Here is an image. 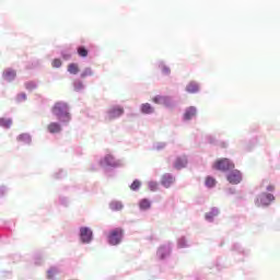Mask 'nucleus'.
Masks as SVG:
<instances>
[{
	"mask_svg": "<svg viewBox=\"0 0 280 280\" xmlns=\"http://www.w3.org/2000/svg\"><path fill=\"white\" fill-rule=\"evenodd\" d=\"M217 172L226 173L225 178L230 185H240L243 180V174L240 170H235V164L231 159H217L212 165Z\"/></svg>",
	"mask_w": 280,
	"mask_h": 280,
	"instance_id": "nucleus-1",
	"label": "nucleus"
},
{
	"mask_svg": "<svg viewBox=\"0 0 280 280\" xmlns=\"http://www.w3.org/2000/svg\"><path fill=\"white\" fill-rule=\"evenodd\" d=\"M50 113L54 117H56V119H58L62 132L63 126H69L72 119L68 102H65L63 100L55 102L50 108Z\"/></svg>",
	"mask_w": 280,
	"mask_h": 280,
	"instance_id": "nucleus-2",
	"label": "nucleus"
},
{
	"mask_svg": "<svg viewBox=\"0 0 280 280\" xmlns=\"http://www.w3.org/2000/svg\"><path fill=\"white\" fill-rule=\"evenodd\" d=\"M78 240L82 245H90L94 241V230L90 225H80Z\"/></svg>",
	"mask_w": 280,
	"mask_h": 280,
	"instance_id": "nucleus-3",
	"label": "nucleus"
},
{
	"mask_svg": "<svg viewBox=\"0 0 280 280\" xmlns=\"http://www.w3.org/2000/svg\"><path fill=\"white\" fill-rule=\"evenodd\" d=\"M276 196L275 194H268V189L258 194L255 198L256 207H262V209H267V207H271L272 202H275Z\"/></svg>",
	"mask_w": 280,
	"mask_h": 280,
	"instance_id": "nucleus-4",
	"label": "nucleus"
},
{
	"mask_svg": "<svg viewBox=\"0 0 280 280\" xmlns=\"http://www.w3.org/2000/svg\"><path fill=\"white\" fill-rule=\"evenodd\" d=\"M124 228H113L107 234V243L108 245H120L124 241Z\"/></svg>",
	"mask_w": 280,
	"mask_h": 280,
	"instance_id": "nucleus-5",
	"label": "nucleus"
},
{
	"mask_svg": "<svg viewBox=\"0 0 280 280\" xmlns=\"http://www.w3.org/2000/svg\"><path fill=\"white\" fill-rule=\"evenodd\" d=\"M13 231V221H2L0 223V238L7 243L9 236H11Z\"/></svg>",
	"mask_w": 280,
	"mask_h": 280,
	"instance_id": "nucleus-6",
	"label": "nucleus"
},
{
	"mask_svg": "<svg viewBox=\"0 0 280 280\" xmlns=\"http://www.w3.org/2000/svg\"><path fill=\"white\" fill-rule=\"evenodd\" d=\"M125 114V108L120 104H115L114 106H110V108L106 112V119L113 120L118 119Z\"/></svg>",
	"mask_w": 280,
	"mask_h": 280,
	"instance_id": "nucleus-7",
	"label": "nucleus"
},
{
	"mask_svg": "<svg viewBox=\"0 0 280 280\" xmlns=\"http://www.w3.org/2000/svg\"><path fill=\"white\" fill-rule=\"evenodd\" d=\"M100 165L101 167H103V170L108 171L110 167H119L120 163L119 161H116L115 156H113L112 154H106L104 159H101Z\"/></svg>",
	"mask_w": 280,
	"mask_h": 280,
	"instance_id": "nucleus-8",
	"label": "nucleus"
},
{
	"mask_svg": "<svg viewBox=\"0 0 280 280\" xmlns=\"http://www.w3.org/2000/svg\"><path fill=\"white\" fill-rule=\"evenodd\" d=\"M171 254H172L171 243H164L163 245H160L156 252V256L160 260H165L171 256Z\"/></svg>",
	"mask_w": 280,
	"mask_h": 280,
	"instance_id": "nucleus-9",
	"label": "nucleus"
},
{
	"mask_svg": "<svg viewBox=\"0 0 280 280\" xmlns=\"http://www.w3.org/2000/svg\"><path fill=\"white\" fill-rule=\"evenodd\" d=\"M16 75H18L16 69H13V67H7L2 71L1 78L2 80H4V82H14V80H16Z\"/></svg>",
	"mask_w": 280,
	"mask_h": 280,
	"instance_id": "nucleus-10",
	"label": "nucleus"
},
{
	"mask_svg": "<svg viewBox=\"0 0 280 280\" xmlns=\"http://www.w3.org/2000/svg\"><path fill=\"white\" fill-rule=\"evenodd\" d=\"M154 66L160 70L162 75L170 77L172 75V69L170 65H167L164 59H158V61L154 62Z\"/></svg>",
	"mask_w": 280,
	"mask_h": 280,
	"instance_id": "nucleus-11",
	"label": "nucleus"
},
{
	"mask_svg": "<svg viewBox=\"0 0 280 280\" xmlns=\"http://www.w3.org/2000/svg\"><path fill=\"white\" fill-rule=\"evenodd\" d=\"M231 250L238 254L242 258H238V260H244L246 256H249L250 249H246L243 247L241 243H233Z\"/></svg>",
	"mask_w": 280,
	"mask_h": 280,
	"instance_id": "nucleus-12",
	"label": "nucleus"
},
{
	"mask_svg": "<svg viewBox=\"0 0 280 280\" xmlns=\"http://www.w3.org/2000/svg\"><path fill=\"white\" fill-rule=\"evenodd\" d=\"M198 115V108L197 106H187L184 109V114H183V121H191V119H194V117H196Z\"/></svg>",
	"mask_w": 280,
	"mask_h": 280,
	"instance_id": "nucleus-13",
	"label": "nucleus"
},
{
	"mask_svg": "<svg viewBox=\"0 0 280 280\" xmlns=\"http://www.w3.org/2000/svg\"><path fill=\"white\" fill-rule=\"evenodd\" d=\"M47 131L50 135H59L62 132L61 124L59 122V119L57 121H50L47 126Z\"/></svg>",
	"mask_w": 280,
	"mask_h": 280,
	"instance_id": "nucleus-14",
	"label": "nucleus"
},
{
	"mask_svg": "<svg viewBox=\"0 0 280 280\" xmlns=\"http://www.w3.org/2000/svg\"><path fill=\"white\" fill-rule=\"evenodd\" d=\"M175 180H176V178H174L173 174H163V176L161 178V185L165 189H170V187H172V185H174Z\"/></svg>",
	"mask_w": 280,
	"mask_h": 280,
	"instance_id": "nucleus-15",
	"label": "nucleus"
},
{
	"mask_svg": "<svg viewBox=\"0 0 280 280\" xmlns=\"http://www.w3.org/2000/svg\"><path fill=\"white\" fill-rule=\"evenodd\" d=\"M108 207L110 211H114V213H118V211H124L125 203L120 200H112L109 201Z\"/></svg>",
	"mask_w": 280,
	"mask_h": 280,
	"instance_id": "nucleus-16",
	"label": "nucleus"
},
{
	"mask_svg": "<svg viewBox=\"0 0 280 280\" xmlns=\"http://www.w3.org/2000/svg\"><path fill=\"white\" fill-rule=\"evenodd\" d=\"M58 273H60L59 267H57L56 265H52L47 269L46 278L47 280H57Z\"/></svg>",
	"mask_w": 280,
	"mask_h": 280,
	"instance_id": "nucleus-17",
	"label": "nucleus"
},
{
	"mask_svg": "<svg viewBox=\"0 0 280 280\" xmlns=\"http://www.w3.org/2000/svg\"><path fill=\"white\" fill-rule=\"evenodd\" d=\"M138 209L140 211H150V209H152V200L149 198H142L138 201Z\"/></svg>",
	"mask_w": 280,
	"mask_h": 280,
	"instance_id": "nucleus-18",
	"label": "nucleus"
},
{
	"mask_svg": "<svg viewBox=\"0 0 280 280\" xmlns=\"http://www.w3.org/2000/svg\"><path fill=\"white\" fill-rule=\"evenodd\" d=\"M178 102L174 100L173 95H163V105L166 108H176Z\"/></svg>",
	"mask_w": 280,
	"mask_h": 280,
	"instance_id": "nucleus-19",
	"label": "nucleus"
},
{
	"mask_svg": "<svg viewBox=\"0 0 280 280\" xmlns=\"http://www.w3.org/2000/svg\"><path fill=\"white\" fill-rule=\"evenodd\" d=\"M185 91L187 93H199L200 92V84L196 82V80H191L186 84Z\"/></svg>",
	"mask_w": 280,
	"mask_h": 280,
	"instance_id": "nucleus-20",
	"label": "nucleus"
},
{
	"mask_svg": "<svg viewBox=\"0 0 280 280\" xmlns=\"http://www.w3.org/2000/svg\"><path fill=\"white\" fill-rule=\"evenodd\" d=\"M154 110L155 108L152 106V104H150V102L140 104V113H142V115H152Z\"/></svg>",
	"mask_w": 280,
	"mask_h": 280,
	"instance_id": "nucleus-21",
	"label": "nucleus"
},
{
	"mask_svg": "<svg viewBox=\"0 0 280 280\" xmlns=\"http://www.w3.org/2000/svg\"><path fill=\"white\" fill-rule=\"evenodd\" d=\"M220 213V210L218 208V206H212V208H210L209 212L205 213V219L207 221H213L214 218H218Z\"/></svg>",
	"mask_w": 280,
	"mask_h": 280,
	"instance_id": "nucleus-22",
	"label": "nucleus"
},
{
	"mask_svg": "<svg viewBox=\"0 0 280 280\" xmlns=\"http://www.w3.org/2000/svg\"><path fill=\"white\" fill-rule=\"evenodd\" d=\"M18 141H21L22 143H25L26 145H31L33 142V137L30 135V132H22L21 135H18Z\"/></svg>",
	"mask_w": 280,
	"mask_h": 280,
	"instance_id": "nucleus-23",
	"label": "nucleus"
},
{
	"mask_svg": "<svg viewBox=\"0 0 280 280\" xmlns=\"http://www.w3.org/2000/svg\"><path fill=\"white\" fill-rule=\"evenodd\" d=\"M217 185H218V180L217 178H214V176H206L205 187H207V189H214Z\"/></svg>",
	"mask_w": 280,
	"mask_h": 280,
	"instance_id": "nucleus-24",
	"label": "nucleus"
},
{
	"mask_svg": "<svg viewBox=\"0 0 280 280\" xmlns=\"http://www.w3.org/2000/svg\"><path fill=\"white\" fill-rule=\"evenodd\" d=\"M13 124L12 117H0V128L9 130Z\"/></svg>",
	"mask_w": 280,
	"mask_h": 280,
	"instance_id": "nucleus-25",
	"label": "nucleus"
},
{
	"mask_svg": "<svg viewBox=\"0 0 280 280\" xmlns=\"http://www.w3.org/2000/svg\"><path fill=\"white\" fill-rule=\"evenodd\" d=\"M86 85L84 84L83 80H81L80 78H75V80H73V89L78 93H80L81 91H84Z\"/></svg>",
	"mask_w": 280,
	"mask_h": 280,
	"instance_id": "nucleus-26",
	"label": "nucleus"
},
{
	"mask_svg": "<svg viewBox=\"0 0 280 280\" xmlns=\"http://www.w3.org/2000/svg\"><path fill=\"white\" fill-rule=\"evenodd\" d=\"M187 159H183L182 156H177L175 163H174V167L175 170H183L184 167H187Z\"/></svg>",
	"mask_w": 280,
	"mask_h": 280,
	"instance_id": "nucleus-27",
	"label": "nucleus"
},
{
	"mask_svg": "<svg viewBox=\"0 0 280 280\" xmlns=\"http://www.w3.org/2000/svg\"><path fill=\"white\" fill-rule=\"evenodd\" d=\"M45 252H35L33 259H34V264L35 265H43L44 260H45Z\"/></svg>",
	"mask_w": 280,
	"mask_h": 280,
	"instance_id": "nucleus-28",
	"label": "nucleus"
},
{
	"mask_svg": "<svg viewBox=\"0 0 280 280\" xmlns=\"http://www.w3.org/2000/svg\"><path fill=\"white\" fill-rule=\"evenodd\" d=\"M77 54L81 58H88V56L90 54V50H89V48H86V46H78L77 47Z\"/></svg>",
	"mask_w": 280,
	"mask_h": 280,
	"instance_id": "nucleus-29",
	"label": "nucleus"
},
{
	"mask_svg": "<svg viewBox=\"0 0 280 280\" xmlns=\"http://www.w3.org/2000/svg\"><path fill=\"white\" fill-rule=\"evenodd\" d=\"M68 71H69V73H72L73 75H77L80 71L79 63L78 62H69Z\"/></svg>",
	"mask_w": 280,
	"mask_h": 280,
	"instance_id": "nucleus-30",
	"label": "nucleus"
},
{
	"mask_svg": "<svg viewBox=\"0 0 280 280\" xmlns=\"http://www.w3.org/2000/svg\"><path fill=\"white\" fill-rule=\"evenodd\" d=\"M38 84L37 82H35V80H27L26 82H24V88L27 91H34L35 89H37Z\"/></svg>",
	"mask_w": 280,
	"mask_h": 280,
	"instance_id": "nucleus-31",
	"label": "nucleus"
},
{
	"mask_svg": "<svg viewBox=\"0 0 280 280\" xmlns=\"http://www.w3.org/2000/svg\"><path fill=\"white\" fill-rule=\"evenodd\" d=\"M141 187H142L141 180H139V178H136L135 180H132V183L130 185V190L139 191V189H141Z\"/></svg>",
	"mask_w": 280,
	"mask_h": 280,
	"instance_id": "nucleus-32",
	"label": "nucleus"
},
{
	"mask_svg": "<svg viewBox=\"0 0 280 280\" xmlns=\"http://www.w3.org/2000/svg\"><path fill=\"white\" fill-rule=\"evenodd\" d=\"M207 143H210V145H218L219 141L214 135H207L206 136Z\"/></svg>",
	"mask_w": 280,
	"mask_h": 280,
	"instance_id": "nucleus-33",
	"label": "nucleus"
},
{
	"mask_svg": "<svg viewBox=\"0 0 280 280\" xmlns=\"http://www.w3.org/2000/svg\"><path fill=\"white\" fill-rule=\"evenodd\" d=\"M59 205L61 207H70V200L66 196H59Z\"/></svg>",
	"mask_w": 280,
	"mask_h": 280,
	"instance_id": "nucleus-34",
	"label": "nucleus"
},
{
	"mask_svg": "<svg viewBox=\"0 0 280 280\" xmlns=\"http://www.w3.org/2000/svg\"><path fill=\"white\" fill-rule=\"evenodd\" d=\"M94 71L92 69V67H85V69H83V71L81 72V78H86L88 75H93Z\"/></svg>",
	"mask_w": 280,
	"mask_h": 280,
	"instance_id": "nucleus-35",
	"label": "nucleus"
},
{
	"mask_svg": "<svg viewBox=\"0 0 280 280\" xmlns=\"http://www.w3.org/2000/svg\"><path fill=\"white\" fill-rule=\"evenodd\" d=\"M15 100L18 103L25 102L27 100V93L25 91L18 93Z\"/></svg>",
	"mask_w": 280,
	"mask_h": 280,
	"instance_id": "nucleus-36",
	"label": "nucleus"
},
{
	"mask_svg": "<svg viewBox=\"0 0 280 280\" xmlns=\"http://www.w3.org/2000/svg\"><path fill=\"white\" fill-rule=\"evenodd\" d=\"M10 189L7 185H0V198H5L8 196Z\"/></svg>",
	"mask_w": 280,
	"mask_h": 280,
	"instance_id": "nucleus-37",
	"label": "nucleus"
},
{
	"mask_svg": "<svg viewBox=\"0 0 280 280\" xmlns=\"http://www.w3.org/2000/svg\"><path fill=\"white\" fill-rule=\"evenodd\" d=\"M67 176V172L65 170H59L58 172H55L54 178L57 180H60L61 178H65Z\"/></svg>",
	"mask_w": 280,
	"mask_h": 280,
	"instance_id": "nucleus-38",
	"label": "nucleus"
},
{
	"mask_svg": "<svg viewBox=\"0 0 280 280\" xmlns=\"http://www.w3.org/2000/svg\"><path fill=\"white\" fill-rule=\"evenodd\" d=\"M148 187L150 191H158L159 189V183H156V180H150L148 183Z\"/></svg>",
	"mask_w": 280,
	"mask_h": 280,
	"instance_id": "nucleus-39",
	"label": "nucleus"
},
{
	"mask_svg": "<svg viewBox=\"0 0 280 280\" xmlns=\"http://www.w3.org/2000/svg\"><path fill=\"white\" fill-rule=\"evenodd\" d=\"M60 55L63 60H71L72 58V52H70V50H61Z\"/></svg>",
	"mask_w": 280,
	"mask_h": 280,
	"instance_id": "nucleus-40",
	"label": "nucleus"
},
{
	"mask_svg": "<svg viewBox=\"0 0 280 280\" xmlns=\"http://www.w3.org/2000/svg\"><path fill=\"white\" fill-rule=\"evenodd\" d=\"M178 247H187V238L186 236H180L177 241Z\"/></svg>",
	"mask_w": 280,
	"mask_h": 280,
	"instance_id": "nucleus-41",
	"label": "nucleus"
},
{
	"mask_svg": "<svg viewBox=\"0 0 280 280\" xmlns=\"http://www.w3.org/2000/svg\"><path fill=\"white\" fill-rule=\"evenodd\" d=\"M153 102L155 104H164V95H154Z\"/></svg>",
	"mask_w": 280,
	"mask_h": 280,
	"instance_id": "nucleus-42",
	"label": "nucleus"
},
{
	"mask_svg": "<svg viewBox=\"0 0 280 280\" xmlns=\"http://www.w3.org/2000/svg\"><path fill=\"white\" fill-rule=\"evenodd\" d=\"M1 278H2V280H5L7 278H12V271L2 270Z\"/></svg>",
	"mask_w": 280,
	"mask_h": 280,
	"instance_id": "nucleus-43",
	"label": "nucleus"
},
{
	"mask_svg": "<svg viewBox=\"0 0 280 280\" xmlns=\"http://www.w3.org/2000/svg\"><path fill=\"white\" fill-rule=\"evenodd\" d=\"M225 194L228 196H235L236 195V188L235 187H229L228 189H225Z\"/></svg>",
	"mask_w": 280,
	"mask_h": 280,
	"instance_id": "nucleus-44",
	"label": "nucleus"
},
{
	"mask_svg": "<svg viewBox=\"0 0 280 280\" xmlns=\"http://www.w3.org/2000/svg\"><path fill=\"white\" fill-rule=\"evenodd\" d=\"M51 65H52V67L60 68V67H62V61H61V59H52Z\"/></svg>",
	"mask_w": 280,
	"mask_h": 280,
	"instance_id": "nucleus-45",
	"label": "nucleus"
},
{
	"mask_svg": "<svg viewBox=\"0 0 280 280\" xmlns=\"http://www.w3.org/2000/svg\"><path fill=\"white\" fill-rule=\"evenodd\" d=\"M218 145L220 148L226 149L229 148V141H218Z\"/></svg>",
	"mask_w": 280,
	"mask_h": 280,
	"instance_id": "nucleus-46",
	"label": "nucleus"
},
{
	"mask_svg": "<svg viewBox=\"0 0 280 280\" xmlns=\"http://www.w3.org/2000/svg\"><path fill=\"white\" fill-rule=\"evenodd\" d=\"M266 189H267L268 194H273V191L276 190V187H275V185H268L266 187Z\"/></svg>",
	"mask_w": 280,
	"mask_h": 280,
	"instance_id": "nucleus-47",
	"label": "nucleus"
},
{
	"mask_svg": "<svg viewBox=\"0 0 280 280\" xmlns=\"http://www.w3.org/2000/svg\"><path fill=\"white\" fill-rule=\"evenodd\" d=\"M164 148H166V143L164 142H160L156 144V150H164Z\"/></svg>",
	"mask_w": 280,
	"mask_h": 280,
	"instance_id": "nucleus-48",
	"label": "nucleus"
},
{
	"mask_svg": "<svg viewBox=\"0 0 280 280\" xmlns=\"http://www.w3.org/2000/svg\"><path fill=\"white\" fill-rule=\"evenodd\" d=\"M215 267H217L218 270L222 269V265H220V262H217Z\"/></svg>",
	"mask_w": 280,
	"mask_h": 280,
	"instance_id": "nucleus-49",
	"label": "nucleus"
},
{
	"mask_svg": "<svg viewBox=\"0 0 280 280\" xmlns=\"http://www.w3.org/2000/svg\"><path fill=\"white\" fill-rule=\"evenodd\" d=\"M253 141H254V142H257V138H254Z\"/></svg>",
	"mask_w": 280,
	"mask_h": 280,
	"instance_id": "nucleus-50",
	"label": "nucleus"
}]
</instances>
